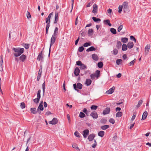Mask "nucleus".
<instances>
[{
  "instance_id": "obj_42",
  "label": "nucleus",
  "mask_w": 151,
  "mask_h": 151,
  "mask_svg": "<svg viewBox=\"0 0 151 151\" xmlns=\"http://www.w3.org/2000/svg\"><path fill=\"white\" fill-rule=\"evenodd\" d=\"M91 45L90 42H87L83 44V46L84 47H87Z\"/></svg>"
},
{
  "instance_id": "obj_10",
  "label": "nucleus",
  "mask_w": 151,
  "mask_h": 151,
  "mask_svg": "<svg viewBox=\"0 0 151 151\" xmlns=\"http://www.w3.org/2000/svg\"><path fill=\"white\" fill-rule=\"evenodd\" d=\"M115 87L114 86H113L111 88H110L109 90L107 91L106 93L107 94H112L114 91Z\"/></svg>"
},
{
  "instance_id": "obj_24",
  "label": "nucleus",
  "mask_w": 151,
  "mask_h": 151,
  "mask_svg": "<svg viewBox=\"0 0 151 151\" xmlns=\"http://www.w3.org/2000/svg\"><path fill=\"white\" fill-rule=\"evenodd\" d=\"M43 58V56H42V51H41V52H40L37 58V59L39 61H40L41 60H42Z\"/></svg>"
},
{
  "instance_id": "obj_40",
  "label": "nucleus",
  "mask_w": 151,
  "mask_h": 151,
  "mask_svg": "<svg viewBox=\"0 0 151 151\" xmlns=\"http://www.w3.org/2000/svg\"><path fill=\"white\" fill-rule=\"evenodd\" d=\"M12 36L13 37V39H14V38H16V36H17V33L15 31H13V32H12Z\"/></svg>"
},
{
  "instance_id": "obj_60",
  "label": "nucleus",
  "mask_w": 151,
  "mask_h": 151,
  "mask_svg": "<svg viewBox=\"0 0 151 151\" xmlns=\"http://www.w3.org/2000/svg\"><path fill=\"white\" fill-rule=\"evenodd\" d=\"M109 122L112 124H114L115 123L114 120L113 118H111L109 120Z\"/></svg>"
},
{
  "instance_id": "obj_3",
  "label": "nucleus",
  "mask_w": 151,
  "mask_h": 151,
  "mask_svg": "<svg viewBox=\"0 0 151 151\" xmlns=\"http://www.w3.org/2000/svg\"><path fill=\"white\" fill-rule=\"evenodd\" d=\"M45 22L47 23L46 29V33L47 34L48 33L49 28L50 26V20L48 18H47L46 19Z\"/></svg>"
},
{
  "instance_id": "obj_47",
  "label": "nucleus",
  "mask_w": 151,
  "mask_h": 151,
  "mask_svg": "<svg viewBox=\"0 0 151 151\" xmlns=\"http://www.w3.org/2000/svg\"><path fill=\"white\" fill-rule=\"evenodd\" d=\"M122 113L121 112L119 111L116 114V116L118 117H120L122 116Z\"/></svg>"
},
{
  "instance_id": "obj_51",
  "label": "nucleus",
  "mask_w": 151,
  "mask_h": 151,
  "mask_svg": "<svg viewBox=\"0 0 151 151\" xmlns=\"http://www.w3.org/2000/svg\"><path fill=\"white\" fill-rule=\"evenodd\" d=\"M23 46L26 49H28L29 48V45L27 44H24L23 45Z\"/></svg>"
},
{
  "instance_id": "obj_29",
  "label": "nucleus",
  "mask_w": 151,
  "mask_h": 151,
  "mask_svg": "<svg viewBox=\"0 0 151 151\" xmlns=\"http://www.w3.org/2000/svg\"><path fill=\"white\" fill-rule=\"evenodd\" d=\"M80 68L81 70H84L87 69V68L86 65H85L83 64H82V65L80 66Z\"/></svg>"
},
{
  "instance_id": "obj_27",
  "label": "nucleus",
  "mask_w": 151,
  "mask_h": 151,
  "mask_svg": "<svg viewBox=\"0 0 151 151\" xmlns=\"http://www.w3.org/2000/svg\"><path fill=\"white\" fill-rule=\"evenodd\" d=\"M109 125H106L102 126L101 127V129L103 130H105L108 128H109Z\"/></svg>"
},
{
  "instance_id": "obj_1",
  "label": "nucleus",
  "mask_w": 151,
  "mask_h": 151,
  "mask_svg": "<svg viewBox=\"0 0 151 151\" xmlns=\"http://www.w3.org/2000/svg\"><path fill=\"white\" fill-rule=\"evenodd\" d=\"M12 50L15 52V53H14V55L16 57H17L20 56L24 51V49L23 48H15L13 47L12 48Z\"/></svg>"
},
{
  "instance_id": "obj_50",
  "label": "nucleus",
  "mask_w": 151,
  "mask_h": 151,
  "mask_svg": "<svg viewBox=\"0 0 151 151\" xmlns=\"http://www.w3.org/2000/svg\"><path fill=\"white\" fill-rule=\"evenodd\" d=\"M74 134L76 137H80V133L77 131H76L74 133Z\"/></svg>"
},
{
  "instance_id": "obj_26",
  "label": "nucleus",
  "mask_w": 151,
  "mask_h": 151,
  "mask_svg": "<svg viewBox=\"0 0 151 151\" xmlns=\"http://www.w3.org/2000/svg\"><path fill=\"white\" fill-rule=\"evenodd\" d=\"M96 50V48L93 46H91L89 48L87 49L86 51L87 52L92 51H95Z\"/></svg>"
},
{
  "instance_id": "obj_19",
  "label": "nucleus",
  "mask_w": 151,
  "mask_h": 151,
  "mask_svg": "<svg viewBox=\"0 0 151 151\" xmlns=\"http://www.w3.org/2000/svg\"><path fill=\"white\" fill-rule=\"evenodd\" d=\"M95 137V135L94 134H91L89 135L88 137V139L89 141H92Z\"/></svg>"
},
{
  "instance_id": "obj_20",
  "label": "nucleus",
  "mask_w": 151,
  "mask_h": 151,
  "mask_svg": "<svg viewBox=\"0 0 151 151\" xmlns=\"http://www.w3.org/2000/svg\"><path fill=\"white\" fill-rule=\"evenodd\" d=\"M150 45H147L145 47V53L146 55H147V53L150 50Z\"/></svg>"
},
{
  "instance_id": "obj_21",
  "label": "nucleus",
  "mask_w": 151,
  "mask_h": 151,
  "mask_svg": "<svg viewBox=\"0 0 151 151\" xmlns=\"http://www.w3.org/2000/svg\"><path fill=\"white\" fill-rule=\"evenodd\" d=\"M134 46V44L132 42H129L127 45L129 49L132 48Z\"/></svg>"
},
{
  "instance_id": "obj_18",
  "label": "nucleus",
  "mask_w": 151,
  "mask_h": 151,
  "mask_svg": "<svg viewBox=\"0 0 151 151\" xmlns=\"http://www.w3.org/2000/svg\"><path fill=\"white\" fill-rule=\"evenodd\" d=\"M80 72V70L79 68L78 67L76 68L75 69L74 71V73L75 75L76 76H78Z\"/></svg>"
},
{
  "instance_id": "obj_54",
  "label": "nucleus",
  "mask_w": 151,
  "mask_h": 151,
  "mask_svg": "<svg viewBox=\"0 0 151 151\" xmlns=\"http://www.w3.org/2000/svg\"><path fill=\"white\" fill-rule=\"evenodd\" d=\"M93 30L92 29H90L88 30V34L90 35H92Z\"/></svg>"
},
{
  "instance_id": "obj_25",
  "label": "nucleus",
  "mask_w": 151,
  "mask_h": 151,
  "mask_svg": "<svg viewBox=\"0 0 151 151\" xmlns=\"http://www.w3.org/2000/svg\"><path fill=\"white\" fill-rule=\"evenodd\" d=\"M147 115V112L145 111L144 112L142 115V119L143 120L145 119Z\"/></svg>"
},
{
  "instance_id": "obj_49",
  "label": "nucleus",
  "mask_w": 151,
  "mask_h": 151,
  "mask_svg": "<svg viewBox=\"0 0 151 151\" xmlns=\"http://www.w3.org/2000/svg\"><path fill=\"white\" fill-rule=\"evenodd\" d=\"M20 107L22 109L24 108L25 107V104L24 102H22L20 104Z\"/></svg>"
},
{
  "instance_id": "obj_58",
  "label": "nucleus",
  "mask_w": 151,
  "mask_h": 151,
  "mask_svg": "<svg viewBox=\"0 0 151 151\" xmlns=\"http://www.w3.org/2000/svg\"><path fill=\"white\" fill-rule=\"evenodd\" d=\"M27 17L28 19H29L31 18V16L30 13L27 11Z\"/></svg>"
},
{
  "instance_id": "obj_30",
  "label": "nucleus",
  "mask_w": 151,
  "mask_h": 151,
  "mask_svg": "<svg viewBox=\"0 0 151 151\" xmlns=\"http://www.w3.org/2000/svg\"><path fill=\"white\" fill-rule=\"evenodd\" d=\"M128 41V39L127 37L122 38L121 41L124 43H126Z\"/></svg>"
},
{
  "instance_id": "obj_28",
  "label": "nucleus",
  "mask_w": 151,
  "mask_h": 151,
  "mask_svg": "<svg viewBox=\"0 0 151 151\" xmlns=\"http://www.w3.org/2000/svg\"><path fill=\"white\" fill-rule=\"evenodd\" d=\"M104 131H100L98 132V135L99 136L103 137L104 135Z\"/></svg>"
},
{
  "instance_id": "obj_62",
  "label": "nucleus",
  "mask_w": 151,
  "mask_h": 151,
  "mask_svg": "<svg viewBox=\"0 0 151 151\" xmlns=\"http://www.w3.org/2000/svg\"><path fill=\"white\" fill-rule=\"evenodd\" d=\"M82 63L81 61L79 60L76 62V64L78 66H80L82 65Z\"/></svg>"
},
{
  "instance_id": "obj_32",
  "label": "nucleus",
  "mask_w": 151,
  "mask_h": 151,
  "mask_svg": "<svg viewBox=\"0 0 151 151\" xmlns=\"http://www.w3.org/2000/svg\"><path fill=\"white\" fill-rule=\"evenodd\" d=\"M127 45H126L123 44L122 47V50L123 51H126L127 50Z\"/></svg>"
},
{
  "instance_id": "obj_4",
  "label": "nucleus",
  "mask_w": 151,
  "mask_h": 151,
  "mask_svg": "<svg viewBox=\"0 0 151 151\" xmlns=\"http://www.w3.org/2000/svg\"><path fill=\"white\" fill-rule=\"evenodd\" d=\"M56 40V36L55 35H52V37L51 39V41H50V47L49 48V56H50V48L51 46L53 44L55 43Z\"/></svg>"
},
{
  "instance_id": "obj_7",
  "label": "nucleus",
  "mask_w": 151,
  "mask_h": 151,
  "mask_svg": "<svg viewBox=\"0 0 151 151\" xmlns=\"http://www.w3.org/2000/svg\"><path fill=\"white\" fill-rule=\"evenodd\" d=\"M98 9V6L96 4H94L93 5V10H92V12L94 14H96Z\"/></svg>"
},
{
  "instance_id": "obj_35",
  "label": "nucleus",
  "mask_w": 151,
  "mask_h": 151,
  "mask_svg": "<svg viewBox=\"0 0 151 151\" xmlns=\"http://www.w3.org/2000/svg\"><path fill=\"white\" fill-rule=\"evenodd\" d=\"M122 45V43L120 41H118L117 42L116 47L119 49L121 47Z\"/></svg>"
},
{
  "instance_id": "obj_37",
  "label": "nucleus",
  "mask_w": 151,
  "mask_h": 151,
  "mask_svg": "<svg viewBox=\"0 0 151 151\" xmlns=\"http://www.w3.org/2000/svg\"><path fill=\"white\" fill-rule=\"evenodd\" d=\"M104 22L108 25L109 26L111 27V24L110 23V21L109 19L105 20L104 21Z\"/></svg>"
},
{
  "instance_id": "obj_12",
  "label": "nucleus",
  "mask_w": 151,
  "mask_h": 151,
  "mask_svg": "<svg viewBox=\"0 0 151 151\" xmlns=\"http://www.w3.org/2000/svg\"><path fill=\"white\" fill-rule=\"evenodd\" d=\"M44 109V107L43 105H39L37 109V111L38 113L40 114L41 113V111H43Z\"/></svg>"
},
{
  "instance_id": "obj_38",
  "label": "nucleus",
  "mask_w": 151,
  "mask_h": 151,
  "mask_svg": "<svg viewBox=\"0 0 151 151\" xmlns=\"http://www.w3.org/2000/svg\"><path fill=\"white\" fill-rule=\"evenodd\" d=\"M122 60L121 59H118L116 60V63L117 65H119L122 64Z\"/></svg>"
},
{
  "instance_id": "obj_14",
  "label": "nucleus",
  "mask_w": 151,
  "mask_h": 151,
  "mask_svg": "<svg viewBox=\"0 0 151 151\" xmlns=\"http://www.w3.org/2000/svg\"><path fill=\"white\" fill-rule=\"evenodd\" d=\"M110 111V109L109 108H106L103 111V115H106L109 114Z\"/></svg>"
},
{
  "instance_id": "obj_23",
  "label": "nucleus",
  "mask_w": 151,
  "mask_h": 151,
  "mask_svg": "<svg viewBox=\"0 0 151 151\" xmlns=\"http://www.w3.org/2000/svg\"><path fill=\"white\" fill-rule=\"evenodd\" d=\"M92 58L95 61L98 60L99 59V58L98 56L95 54L92 55Z\"/></svg>"
},
{
  "instance_id": "obj_53",
  "label": "nucleus",
  "mask_w": 151,
  "mask_h": 151,
  "mask_svg": "<svg viewBox=\"0 0 151 151\" xmlns=\"http://www.w3.org/2000/svg\"><path fill=\"white\" fill-rule=\"evenodd\" d=\"M84 47L83 46H81L78 48V50L80 52H81L84 50Z\"/></svg>"
},
{
  "instance_id": "obj_44",
  "label": "nucleus",
  "mask_w": 151,
  "mask_h": 151,
  "mask_svg": "<svg viewBox=\"0 0 151 151\" xmlns=\"http://www.w3.org/2000/svg\"><path fill=\"white\" fill-rule=\"evenodd\" d=\"M103 66V63L102 62H100L98 63V66L99 68H101Z\"/></svg>"
},
{
  "instance_id": "obj_9",
  "label": "nucleus",
  "mask_w": 151,
  "mask_h": 151,
  "mask_svg": "<svg viewBox=\"0 0 151 151\" xmlns=\"http://www.w3.org/2000/svg\"><path fill=\"white\" fill-rule=\"evenodd\" d=\"M90 116L93 119H97L98 117V115L96 111H92L90 114Z\"/></svg>"
},
{
  "instance_id": "obj_61",
  "label": "nucleus",
  "mask_w": 151,
  "mask_h": 151,
  "mask_svg": "<svg viewBox=\"0 0 151 151\" xmlns=\"http://www.w3.org/2000/svg\"><path fill=\"white\" fill-rule=\"evenodd\" d=\"M40 99H37V98H36L33 100L34 102L36 103L37 104L39 102Z\"/></svg>"
},
{
  "instance_id": "obj_17",
  "label": "nucleus",
  "mask_w": 151,
  "mask_h": 151,
  "mask_svg": "<svg viewBox=\"0 0 151 151\" xmlns=\"http://www.w3.org/2000/svg\"><path fill=\"white\" fill-rule=\"evenodd\" d=\"M42 72V68H41L39 70V72H38V76H37V80L38 81H39L41 77V76Z\"/></svg>"
},
{
  "instance_id": "obj_6",
  "label": "nucleus",
  "mask_w": 151,
  "mask_h": 151,
  "mask_svg": "<svg viewBox=\"0 0 151 151\" xmlns=\"http://www.w3.org/2000/svg\"><path fill=\"white\" fill-rule=\"evenodd\" d=\"M100 71L97 70L96 71V73L94 74H92L90 76L91 78V79H93L95 78V77L98 78L99 76Z\"/></svg>"
},
{
  "instance_id": "obj_36",
  "label": "nucleus",
  "mask_w": 151,
  "mask_h": 151,
  "mask_svg": "<svg viewBox=\"0 0 151 151\" xmlns=\"http://www.w3.org/2000/svg\"><path fill=\"white\" fill-rule=\"evenodd\" d=\"M111 32L114 34H115L116 33V29L114 28H111L110 29Z\"/></svg>"
},
{
  "instance_id": "obj_43",
  "label": "nucleus",
  "mask_w": 151,
  "mask_h": 151,
  "mask_svg": "<svg viewBox=\"0 0 151 151\" xmlns=\"http://www.w3.org/2000/svg\"><path fill=\"white\" fill-rule=\"evenodd\" d=\"M58 28L57 27H56L55 28L54 33L52 35L55 36L57 35L58 33Z\"/></svg>"
},
{
  "instance_id": "obj_8",
  "label": "nucleus",
  "mask_w": 151,
  "mask_h": 151,
  "mask_svg": "<svg viewBox=\"0 0 151 151\" xmlns=\"http://www.w3.org/2000/svg\"><path fill=\"white\" fill-rule=\"evenodd\" d=\"M89 131L88 129H86L84 130L83 131V136L84 138H86L89 135Z\"/></svg>"
},
{
  "instance_id": "obj_59",
  "label": "nucleus",
  "mask_w": 151,
  "mask_h": 151,
  "mask_svg": "<svg viewBox=\"0 0 151 151\" xmlns=\"http://www.w3.org/2000/svg\"><path fill=\"white\" fill-rule=\"evenodd\" d=\"M130 39L131 40H132L133 41H134L135 42H136V40L135 38L133 36H131L130 37Z\"/></svg>"
},
{
  "instance_id": "obj_52",
  "label": "nucleus",
  "mask_w": 151,
  "mask_h": 151,
  "mask_svg": "<svg viewBox=\"0 0 151 151\" xmlns=\"http://www.w3.org/2000/svg\"><path fill=\"white\" fill-rule=\"evenodd\" d=\"M119 11L118 12L119 13H121V12L122 11L123 8V6H122V5H120L119 6Z\"/></svg>"
},
{
  "instance_id": "obj_11",
  "label": "nucleus",
  "mask_w": 151,
  "mask_h": 151,
  "mask_svg": "<svg viewBox=\"0 0 151 151\" xmlns=\"http://www.w3.org/2000/svg\"><path fill=\"white\" fill-rule=\"evenodd\" d=\"M3 62L2 59V55H1L0 57V71H2L3 70L2 65Z\"/></svg>"
},
{
  "instance_id": "obj_64",
  "label": "nucleus",
  "mask_w": 151,
  "mask_h": 151,
  "mask_svg": "<svg viewBox=\"0 0 151 151\" xmlns=\"http://www.w3.org/2000/svg\"><path fill=\"white\" fill-rule=\"evenodd\" d=\"M135 59L134 60L130 62L129 63L130 65H133L135 62Z\"/></svg>"
},
{
  "instance_id": "obj_57",
  "label": "nucleus",
  "mask_w": 151,
  "mask_h": 151,
  "mask_svg": "<svg viewBox=\"0 0 151 151\" xmlns=\"http://www.w3.org/2000/svg\"><path fill=\"white\" fill-rule=\"evenodd\" d=\"M136 116V113H134L131 118V120L132 121H133L134 119Z\"/></svg>"
},
{
  "instance_id": "obj_5",
  "label": "nucleus",
  "mask_w": 151,
  "mask_h": 151,
  "mask_svg": "<svg viewBox=\"0 0 151 151\" xmlns=\"http://www.w3.org/2000/svg\"><path fill=\"white\" fill-rule=\"evenodd\" d=\"M82 86H83L82 84L80 83H78L77 85H76V84H73V86L74 89L77 91H78L79 90L77 88L81 89L82 88Z\"/></svg>"
},
{
  "instance_id": "obj_15",
  "label": "nucleus",
  "mask_w": 151,
  "mask_h": 151,
  "mask_svg": "<svg viewBox=\"0 0 151 151\" xmlns=\"http://www.w3.org/2000/svg\"><path fill=\"white\" fill-rule=\"evenodd\" d=\"M58 16L59 14L58 13L56 12L55 14V19L54 22V24H56L57 23L59 19Z\"/></svg>"
},
{
  "instance_id": "obj_45",
  "label": "nucleus",
  "mask_w": 151,
  "mask_h": 151,
  "mask_svg": "<svg viewBox=\"0 0 151 151\" xmlns=\"http://www.w3.org/2000/svg\"><path fill=\"white\" fill-rule=\"evenodd\" d=\"M97 108L98 106H97L93 105L91 106V109L92 110H96L97 109Z\"/></svg>"
},
{
  "instance_id": "obj_41",
  "label": "nucleus",
  "mask_w": 151,
  "mask_h": 151,
  "mask_svg": "<svg viewBox=\"0 0 151 151\" xmlns=\"http://www.w3.org/2000/svg\"><path fill=\"white\" fill-rule=\"evenodd\" d=\"M118 52V50L116 48L114 49L112 51V53L113 54H114V55H116L117 54Z\"/></svg>"
},
{
  "instance_id": "obj_46",
  "label": "nucleus",
  "mask_w": 151,
  "mask_h": 151,
  "mask_svg": "<svg viewBox=\"0 0 151 151\" xmlns=\"http://www.w3.org/2000/svg\"><path fill=\"white\" fill-rule=\"evenodd\" d=\"M45 81L44 82V83L42 84V88L43 89V95H44L45 92Z\"/></svg>"
},
{
  "instance_id": "obj_31",
  "label": "nucleus",
  "mask_w": 151,
  "mask_h": 151,
  "mask_svg": "<svg viewBox=\"0 0 151 151\" xmlns=\"http://www.w3.org/2000/svg\"><path fill=\"white\" fill-rule=\"evenodd\" d=\"M31 112L33 114H35L37 113L36 109L35 108H31L30 109Z\"/></svg>"
},
{
  "instance_id": "obj_22",
  "label": "nucleus",
  "mask_w": 151,
  "mask_h": 151,
  "mask_svg": "<svg viewBox=\"0 0 151 151\" xmlns=\"http://www.w3.org/2000/svg\"><path fill=\"white\" fill-rule=\"evenodd\" d=\"M92 82L91 80L90 79H87L86 80L85 84L87 86H90Z\"/></svg>"
},
{
  "instance_id": "obj_48",
  "label": "nucleus",
  "mask_w": 151,
  "mask_h": 151,
  "mask_svg": "<svg viewBox=\"0 0 151 151\" xmlns=\"http://www.w3.org/2000/svg\"><path fill=\"white\" fill-rule=\"evenodd\" d=\"M143 102V101L142 100H140L138 102V104L137 106V108L139 107L140 105L142 104Z\"/></svg>"
},
{
  "instance_id": "obj_56",
  "label": "nucleus",
  "mask_w": 151,
  "mask_h": 151,
  "mask_svg": "<svg viewBox=\"0 0 151 151\" xmlns=\"http://www.w3.org/2000/svg\"><path fill=\"white\" fill-rule=\"evenodd\" d=\"M100 122L102 124H105L106 122V120L105 119H103L101 120Z\"/></svg>"
},
{
  "instance_id": "obj_63",
  "label": "nucleus",
  "mask_w": 151,
  "mask_h": 151,
  "mask_svg": "<svg viewBox=\"0 0 151 151\" xmlns=\"http://www.w3.org/2000/svg\"><path fill=\"white\" fill-rule=\"evenodd\" d=\"M123 28V26L122 25H120L119 27L118 28L117 30L119 32Z\"/></svg>"
},
{
  "instance_id": "obj_34",
  "label": "nucleus",
  "mask_w": 151,
  "mask_h": 151,
  "mask_svg": "<svg viewBox=\"0 0 151 151\" xmlns=\"http://www.w3.org/2000/svg\"><path fill=\"white\" fill-rule=\"evenodd\" d=\"M40 93H41V90L40 89H39L37 92V99H40L41 97L40 95Z\"/></svg>"
},
{
  "instance_id": "obj_33",
  "label": "nucleus",
  "mask_w": 151,
  "mask_h": 151,
  "mask_svg": "<svg viewBox=\"0 0 151 151\" xmlns=\"http://www.w3.org/2000/svg\"><path fill=\"white\" fill-rule=\"evenodd\" d=\"M92 19L94 22H100L101 21L100 19L97 18L95 17H93Z\"/></svg>"
},
{
  "instance_id": "obj_55",
  "label": "nucleus",
  "mask_w": 151,
  "mask_h": 151,
  "mask_svg": "<svg viewBox=\"0 0 151 151\" xmlns=\"http://www.w3.org/2000/svg\"><path fill=\"white\" fill-rule=\"evenodd\" d=\"M94 141L95 142V143L93 144L92 145V147L93 148H95L97 145V143L96 142V140L95 139H94Z\"/></svg>"
},
{
  "instance_id": "obj_16",
  "label": "nucleus",
  "mask_w": 151,
  "mask_h": 151,
  "mask_svg": "<svg viewBox=\"0 0 151 151\" xmlns=\"http://www.w3.org/2000/svg\"><path fill=\"white\" fill-rule=\"evenodd\" d=\"M26 58V56L24 55H22L19 57V60L22 62H24L25 61Z\"/></svg>"
},
{
  "instance_id": "obj_2",
  "label": "nucleus",
  "mask_w": 151,
  "mask_h": 151,
  "mask_svg": "<svg viewBox=\"0 0 151 151\" xmlns=\"http://www.w3.org/2000/svg\"><path fill=\"white\" fill-rule=\"evenodd\" d=\"M123 11L124 13H127L129 12L128 3L126 1L124 2L122 4Z\"/></svg>"
},
{
  "instance_id": "obj_39",
  "label": "nucleus",
  "mask_w": 151,
  "mask_h": 151,
  "mask_svg": "<svg viewBox=\"0 0 151 151\" xmlns=\"http://www.w3.org/2000/svg\"><path fill=\"white\" fill-rule=\"evenodd\" d=\"M85 115L84 113L81 112H80V114L79 115V117L81 118H83L85 117Z\"/></svg>"
},
{
  "instance_id": "obj_13",
  "label": "nucleus",
  "mask_w": 151,
  "mask_h": 151,
  "mask_svg": "<svg viewBox=\"0 0 151 151\" xmlns=\"http://www.w3.org/2000/svg\"><path fill=\"white\" fill-rule=\"evenodd\" d=\"M58 123V120L56 118H54L52 119V120L49 122L50 124H55Z\"/></svg>"
}]
</instances>
